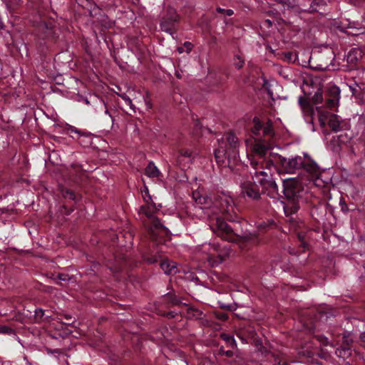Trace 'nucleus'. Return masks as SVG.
Segmentation results:
<instances>
[{"instance_id": "obj_12", "label": "nucleus", "mask_w": 365, "mask_h": 365, "mask_svg": "<svg viewBox=\"0 0 365 365\" xmlns=\"http://www.w3.org/2000/svg\"><path fill=\"white\" fill-rule=\"evenodd\" d=\"M160 267L161 269L164 271V272L167 274H174L178 272L176 263L173 261H163L160 263Z\"/></svg>"}, {"instance_id": "obj_7", "label": "nucleus", "mask_w": 365, "mask_h": 365, "mask_svg": "<svg viewBox=\"0 0 365 365\" xmlns=\"http://www.w3.org/2000/svg\"><path fill=\"white\" fill-rule=\"evenodd\" d=\"M119 96L125 101V103L130 107L134 112H136V108L133 104V101L136 103H141L142 100H144V96L140 91L134 89H128L126 93L119 94Z\"/></svg>"}, {"instance_id": "obj_28", "label": "nucleus", "mask_w": 365, "mask_h": 365, "mask_svg": "<svg viewBox=\"0 0 365 365\" xmlns=\"http://www.w3.org/2000/svg\"><path fill=\"white\" fill-rule=\"evenodd\" d=\"M143 101L145 102V106H146L148 109H150L151 108V103L148 101H147L145 97H144V100H142V102Z\"/></svg>"}, {"instance_id": "obj_10", "label": "nucleus", "mask_w": 365, "mask_h": 365, "mask_svg": "<svg viewBox=\"0 0 365 365\" xmlns=\"http://www.w3.org/2000/svg\"><path fill=\"white\" fill-rule=\"evenodd\" d=\"M297 181L294 179H285L283 181L284 195L288 198L294 197L297 192Z\"/></svg>"}, {"instance_id": "obj_24", "label": "nucleus", "mask_w": 365, "mask_h": 365, "mask_svg": "<svg viewBox=\"0 0 365 365\" xmlns=\"http://www.w3.org/2000/svg\"><path fill=\"white\" fill-rule=\"evenodd\" d=\"M142 196H143L144 201L145 202L146 204L151 202L152 199H151L150 195L148 193V190L147 187H145V190L143 191H142Z\"/></svg>"}, {"instance_id": "obj_29", "label": "nucleus", "mask_w": 365, "mask_h": 365, "mask_svg": "<svg viewBox=\"0 0 365 365\" xmlns=\"http://www.w3.org/2000/svg\"><path fill=\"white\" fill-rule=\"evenodd\" d=\"M225 13L227 16H232L234 14L233 11L232 9H227L225 11Z\"/></svg>"}, {"instance_id": "obj_18", "label": "nucleus", "mask_w": 365, "mask_h": 365, "mask_svg": "<svg viewBox=\"0 0 365 365\" xmlns=\"http://www.w3.org/2000/svg\"><path fill=\"white\" fill-rule=\"evenodd\" d=\"M312 101L315 104L321 103L323 101V95L321 89L317 90L312 97Z\"/></svg>"}, {"instance_id": "obj_15", "label": "nucleus", "mask_w": 365, "mask_h": 365, "mask_svg": "<svg viewBox=\"0 0 365 365\" xmlns=\"http://www.w3.org/2000/svg\"><path fill=\"white\" fill-rule=\"evenodd\" d=\"M361 57V51L358 48L351 49L346 56L347 62L354 63Z\"/></svg>"}, {"instance_id": "obj_27", "label": "nucleus", "mask_w": 365, "mask_h": 365, "mask_svg": "<svg viewBox=\"0 0 365 365\" xmlns=\"http://www.w3.org/2000/svg\"><path fill=\"white\" fill-rule=\"evenodd\" d=\"M193 196L195 198L196 201H198L199 204H202V200H205V198H202L201 197H197V193L194 192Z\"/></svg>"}, {"instance_id": "obj_19", "label": "nucleus", "mask_w": 365, "mask_h": 365, "mask_svg": "<svg viewBox=\"0 0 365 365\" xmlns=\"http://www.w3.org/2000/svg\"><path fill=\"white\" fill-rule=\"evenodd\" d=\"M221 337L223 339V340H225L230 346L232 347H235L236 346V342H235V340L234 339V337L232 336H230V335H228V334H222L221 335Z\"/></svg>"}, {"instance_id": "obj_33", "label": "nucleus", "mask_w": 365, "mask_h": 365, "mask_svg": "<svg viewBox=\"0 0 365 365\" xmlns=\"http://www.w3.org/2000/svg\"><path fill=\"white\" fill-rule=\"evenodd\" d=\"M361 338L364 341H365V332L361 334Z\"/></svg>"}, {"instance_id": "obj_25", "label": "nucleus", "mask_w": 365, "mask_h": 365, "mask_svg": "<svg viewBox=\"0 0 365 365\" xmlns=\"http://www.w3.org/2000/svg\"><path fill=\"white\" fill-rule=\"evenodd\" d=\"M264 135H272V124L268 123L266 126H264L263 130Z\"/></svg>"}, {"instance_id": "obj_3", "label": "nucleus", "mask_w": 365, "mask_h": 365, "mask_svg": "<svg viewBox=\"0 0 365 365\" xmlns=\"http://www.w3.org/2000/svg\"><path fill=\"white\" fill-rule=\"evenodd\" d=\"M240 143L233 133H227L218 140L217 148L215 149L216 162L220 165H226V161L236 160L239 155ZM230 165V163H228Z\"/></svg>"}, {"instance_id": "obj_6", "label": "nucleus", "mask_w": 365, "mask_h": 365, "mask_svg": "<svg viewBox=\"0 0 365 365\" xmlns=\"http://www.w3.org/2000/svg\"><path fill=\"white\" fill-rule=\"evenodd\" d=\"M215 207L219 210V212L230 215L234 212V202L231 197L222 194L215 202Z\"/></svg>"}, {"instance_id": "obj_4", "label": "nucleus", "mask_w": 365, "mask_h": 365, "mask_svg": "<svg viewBox=\"0 0 365 365\" xmlns=\"http://www.w3.org/2000/svg\"><path fill=\"white\" fill-rule=\"evenodd\" d=\"M269 160L268 166L272 167V172L275 170L277 165H280L282 170L287 173H293L302 167L304 168L307 172L312 173L317 170L314 163L306 165L304 163L303 158L300 156H295L287 159L278 154L271 155Z\"/></svg>"}, {"instance_id": "obj_22", "label": "nucleus", "mask_w": 365, "mask_h": 365, "mask_svg": "<svg viewBox=\"0 0 365 365\" xmlns=\"http://www.w3.org/2000/svg\"><path fill=\"white\" fill-rule=\"evenodd\" d=\"M0 334L11 335L14 334V331L7 326L0 325Z\"/></svg>"}, {"instance_id": "obj_26", "label": "nucleus", "mask_w": 365, "mask_h": 365, "mask_svg": "<svg viewBox=\"0 0 365 365\" xmlns=\"http://www.w3.org/2000/svg\"><path fill=\"white\" fill-rule=\"evenodd\" d=\"M68 130H69V132H70L71 133H76V134H77L78 135H79V136H81V135H84V133H83L82 131H81V130H78L77 128H74V127H71V128L68 129Z\"/></svg>"}, {"instance_id": "obj_14", "label": "nucleus", "mask_w": 365, "mask_h": 365, "mask_svg": "<svg viewBox=\"0 0 365 365\" xmlns=\"http://www.w3.org/2000/svg\"><path fill=\"white\" fill-rule=\"evenodd\" d=\"M328 124L333 130L338 131L340 129L341 125L339 117L335 114H331L328 121Z\"/></svg>"}, {"instance_id": "obj_31", "label": "nucleus", "mask_w": 365, "mask_h": 365, "mask_svg": "<svg viewBox=\"0 0 365 365\" xmlns=\"http://www.w3.org/2000/svg\"><path fill=\"white\" fill-rule=\"evenodd\" d=\"M185 45L186 46L187 48L190 49V46H191L190 43H185Z\"/></svg>"}, {"instance_id": "obj_9", "label": "nucleus", "mask_w": 365, "mask_h": 365, "mask_svg": "<svg viewBox=\"0 0 365 365\" xmlns=\"http://www.w3.org/2000/svg\"><path fill=\"white\" fill-rule=\"evenodd\" d=\"M213 230L214 232H216L217 235H220L222 239L225 240H231L230 235L232 232V229L223 220L217 217L215 227L213 228Z\"/></svg>"}, {"instance_id": "obj_21", "label": "nucleus", "mask_w": 365, "mask_h": 365, "mask_svg": "<svg viewBox=\"0 0 365 365\" xmlns=\"http://www.w3.org/2000/svg\"><path fill=\"white\" fill-rule=\"evenodd\" d=\"M101 108L103 110L104 114L106 117H107L108 120L110 119L111 121H113V118L111 115L110 114L108 109L107 108L104 101H101L100 104Z\"/></svg>"}, {"instance_id": "obj_13", "label": "nucleus", "mask_w": 365, "mask_h": 365, "mask_svg": "<svg viewBox=\"0 0 365 365\" xmlns=\"http://www.w3.org/2000/svg\"><path fill=\"white\" fill-rule=\"evenodd\" d=\"M331 92L334 96V98L329 99L327 101V105L330 108H333L335 106H338L339 101L340 90L338 87L334 86L331 88Z\"/></svg>"}, {"instance_id": "obj_11", "label": "nucleus", "mask_w": 365, "mask_h": 365, "mask_svg": "<svg viewBox=\"0 0 365 365\" xmlns=\"http://www.w3.org/2000/svg\"><path fill=\"white\" fill-rule=\"evenodd\" d=\"M145 175L152 179L162 180L163 175L153 162H150L145 168Z\"/></svg>"}, {"instance_id": "obj_37", "label": "nucleus", "mask_w": 365, "mask_h": 365, "mask_svg": "<svg viewBox=\"0 0 365 365\" xmlns=\"http://www.w3.org/2000/svg\"><path fill=\"white\" fill-rule=\"evenodd\" d=\"M299 237L301 239L302 242H303V238L300 235H299Z\"/></svg>"}, {"instance_id": "obj_32", "label": "nucleus", "mask_w": 365, "mask_h": 365, "mask_svg": "<svg viewBox=\"0 0 365 365\" xmlns=\"http://www.w3.org/2000/svg\"><path fill=\"white\" fill-rule=\"evenodd\" d=\"M59 279L61 280H62V281H66V277H63L62 275H59Z\"/></svg>"}, {"instance_id": "obj_8", "label": "nucleus", "mask_w": 365, "mask_h": 365, "mask_svg": "<svg viewBox=\"0 0 365 365\" xmlns=\"http://www.w3.org/2000/svg\"><path fill=\"white\" fill-rule=\"evenodd\" d=\"M255 182L251 181H245L241 184V192L244 196L248 197L252 200H257L260 196L259 190L256 182H258L255 176Z\"/></svg>"}, {"instance_id": "obj_20", "label": "nucleus", "mask_w": 365, "mask_h": 365, "mask_svg": "<svg viewBox=\"0 0 365 365\" xmlns=\"http://www.w3.org/2000/svg\"><path fill=\"white\" fill-rule=\"evenodd\" d=\"M185 159H187V162L191 161V152L189 150H185L181 153L180 156L178 158V163L180 164L182 161Z\"/></svg>"}, {"instance_id": "obj_5", "label": "nucleus", "mask_w": 365, "mask_h": 365, "mask_svg": "<svg viewBox=\"0 0 365 365\" xmlns=\"http://www.w3.org/2000/svg\"><path fill=\"white\" fill-rule=\"evenodd\" d=\"M202 250L212 267L222 263L230 254V249L225 245L205 244L202 246Z\"/></svg>"}, {"instance_id": "obj_1", "label": "nucleus", "mask_w": 365, "mask_h": 365, "mask_svg": "<svg viewBox=\"0 0 365 365\" xmlns=\"http://www.w3.org/2000/svg\"><path fill=\"white\" fill-rule=\"evenodd\" d=\"M246 146L255 153V156L250 158V165L255 170V175L258 183L262 185L267 184L276 187V184L272 180V167L268 166L269 160L271 155H277L272 152L269 145H267L264 141L261 140H247L245 141Z\"/></svg>"}, {"instance_id": "obj_34", "label": "nucleus", "mask_w": 365, "mask_h": 365, "mask_svg": "<svg viewBox=\"0 0 365 365\" xmlns=\"http://www.w3.org/2000/svg\"><path fill=\"white\" fill-rule=\"evenodd\" d=\"M266 225H267V224L263 222V223L260 224V225L259 226V228H261V227H265Z\"/></svg>"}, {"instance_id": "obj_30", "label": "nucleus", "mask_w": 365, "mask_h": 365, "mask_svg": "<svg viewBox=\"0 0 365 365\" xmlns=\"http://www.w3.org/2000/svg\"><path fill=\"white\" fill-rule=\"evenodd\" d=\"M342 351H344V352H345L346 351H345V350H343V349H337L336 350V354L337 355L340 356Z\"/></svg>"}, {"instance_id": "obj_17", "label": "nucleus", "mask_w": 365, "mask_h": 365, "mask_svg": "<svg viewBox=\"0 0 365 365\" xmlns=\"http://www.w3.org/2000/svg\"><path fill=\"white\" fill-rule=\"evenodd\" d=\"M253 124L254 125L252 131L255 135H257L262 128V123L259 118L255 117L253 119Z\"/></svg>"}, {"instance_id": "obj_36", "label": "nucleus", "mask_w": 365, "mask_h": 365, "mask_svg": "<svg viewBox=\"0 0 365 365\" xmlns=\"http://www.w3.org/2000/svg\"><path fill=\"white\" fill-rule=\"evenodd\" d=\"M225 11V10H224V9H218V11H220V12H222V11Z\"/></svg>"}, {"instance_id": "obj_2", "label": "nucleus", "mask_w": 365, "mask_h": 365, "mask_svg": "<svg viewBox=\"0 0 365 365\" xmlns=\"http://www.w3.org/2000/svg\"><path fill=\"white\" fill-rule=\"evenodd\" d=\"M158 208L153 202L142 205L139 210V214L144 215L149 222H145L151 240L158 244H161L170 240L169 230L155 217L154 213Z\"/></svg>"}, {"instance_id": "obj_16", "label": "nucleus", "mask_w": 365, "mask_h": 365, "mask_svg": "<svg viewBox=\"0 0 365 365\" xmlns=\"http://www.w3.org/2000/svg\"><path fill=\"white\" fill-rule=\"evenodd\" d=\"M317 110L319 113V120L320 125L322 127H324L327 124V120H329L330 115L331 114H330L327 111L322 110V109L319 107H317Z\"/></svg>"}, {"instance_id": "obj_35", "label": "nucleus", "mask_w": 365, "mask_h": 365, "mask_svg": "<svg viewBox=\"0 0 365 365\" xmlns=\"http://www.w3.org/2000/svg\"><path fill=\"white\" fill-rule=\"evenodd\" d=\"M182 51H183L182 48H178V51H179V53H182Z\"/></svg>"}, {"instance_id": "obj_23", "label": "nucleus", "mask_w": 365, "mask_h": 365, "mask_svg": "<svg viewBox=\"0 0 365 365\" xmlns=\"http://www.w3.org/2000/svg\"><path fill=\"white\" fill-rule=\"evenodd\" d=\"M244 63H245V61L241 56H235L234 64L236 68H241L243 66Z\"/></svg>"}]
</instances>
